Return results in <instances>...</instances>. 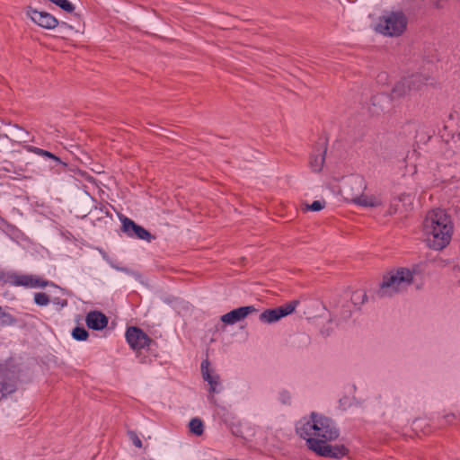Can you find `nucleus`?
Returning a JSON list of instances; mask_svg holds the SVG:
<instances>
[{"label":"nucleus","mask_w":460,"mask_h":460,"mask_svg":"<svg viewBox=\"0 0 460 460\" xmlns=\"http://www.w3.org/2000/svg\"><path fill=\"white\" fill-rule=\"evenodd\" d=\"M296 432L305 440L307 447L310 438L331 442L340 436V429L335 421L332 418L315 411H312L308 417H303L296 422Z\"/></svg>","instance_id":"f257e3e1"},{"label":"nucleus","mask_w":460,"mask_h":460,"mask_svg":"<svg viewBox=\"0 0 460 460\" xmlns=\"http://www.w3.org/2000/svg\"><path fill=\"white\" fill-rule=\"evenodd\" d=\"M453 228L450 216L441 208L429 211L423 221V232L427 235L428 244L437 251L449 244Z\"/></svg>","instance_id":"f03ea898"},{"label":"nucleus","mask_w":460,"mask_h":460,"mask_svg":"<svg viewBox=\"0 0 460 460\" xmlns=\"http://www.w3.org/2000/svg\"><path fill=\"white\" fill-rule=\"evenodd\" d=\"M407 24L408 19L402 11H392L379 17L375 30L384 36L398 37L405 31Z\"/></svg>","instance_id":"7ed1b4c3"},{"label":"nucleus","mask_w":460,"mask_h":460,"mask_svg":"<svg viewBox=\"0 0 460 460\" xmlns=\"http://www.w3.org/2000/svg\"><path fill=\"white\" fill-rule=\"evenodd\" d=\"M126 341L129 347L137 352V358L141 364L150 362L146 356H143L140 349H146L152 350L153 347L157 346V342L151 339L140 327L129 326L126 330Z\"/></svg>","instance_id":"20e7f679"},{"label":"nucleus","mask_w":460,"mask_h":460,"mask_svg":"<svg viewBox=\"0 0 460 460\" xmlns=\"http://www.w3.org/2000/svg\"><path fill=\"white\" fill-rule=\"evenodd\" d=\"M412 280V272L409 269L402 267L392 270L384 275L377 295L385 296L388 288L398 292L401 288L411 285Z\"/></svg>","instance_id":"39448f33"},{"label":"nucleus","mask_w":460,"mask_h":460,"mask_svg":"<svg viewBox=\"0 0 460 460\" xmlns=\"http://www.w3.org/2000/svg\"><path fill=\"white\" fill-rule=\"evenodd\" d=\"M21 372V367L16 364H0V402L17 391Z\"/></svg>","instance_id":"423d86ee"},{"label":"nucleus","mask_w":460,"mask_h":460,"mask_svg":"<svg viewBox=\"0 0 460 460\" xmlns=\"http://www.w3.org/2000/svg\"><path fill=\"white\" fill-rule=\"evenodd\" d=\"M308 448L317 456L340 459L349 454V449L344 445H330L324 440H316L310 438L308 440Z\"/></svg>","instance_id":"0eeeda50"},{"label":"nucleus","mask_w":460,"mask_h":460,"mask_svg":"<svg viewBox=\"0 0 460 460\" xmlns=\"http://www.w3.org/2000/svg\"><path fill=\"white\" fill-rule=\"evenodd\" d=\"M431 78L420 73L403 77L393 88V93L398 97L405 95L411 91H419L423 85H427Z\"/></svg>","instance_id":"6e6552de"},{"label":"nucleus","mask_w":460,"mask_h":460,"mask_svg":"<svg viewBox=\"0 0 460 460\" xmlns=\"http://www.w3.org/2000/svg\"><path fill=\"white\" fill-rule=\"evenodd\" d=\"M119 218L121 222L120 231L128 237L144 240L147 243H151L155 240V235L152 234L147 229L137 224L131 218L124 216L123 214H119Z\"/></svg>","instance_id":"1a4fd4ad"},{"label":"nucleus","mask_w":460,"mask_h":460,"mask_svg":"<svg viewBox=\"0 0 460 460\" xmlns=\"http://www.w3.org/2000/svg\"><path fill=\"white\" fill-rule=\"evenodd\" d=\"M23 147L27 152L40 155L48 161V166L53 173L60 174L68 171V164L55 154L31 145H25Z\"/></svg>","instance_id":"9d476101"},{"label":"nucleus","mask_w":460,"mask_h":460,"mask_svg":"<svg viewBox=\"0 0 460 460\" xmlns=\"http://www.w3.org/2000/svg\"><path fill=\"white\" fill-rule=\"evenodd\" d=\"M299 305V301L295 299L289 301L280 306L264 310L260 314V321L265 323H273L279 321L281 318L291 314Z\"/></svg>","instance_id":"9b49d317"},{"label":"nucleus","mask_w":460,"mask_h":460,"mask_svg":"<svg viewBox=\"0 0 460 460\" xmlns=\"http://www.w3.org/2000/svg\"><path fill=\"white\" fill-rule=\"evenodd\" d=\"M25 13L27 17L41 28L51 30L59 24V21L48 12L38 11L31 6H27Z\"/></svg>","instance_id":"f8f14e48"},{"label":"nucleus","mask_w":460,"mask_h":460,"mask_svg":"<svg viewBox=\"0 0 460 460\" xmlns=\"http://www.w3.org/2000/svg\"><path fill=\"white\" fill-rule=\"evenodd\" d=\"M327 152V140L320 139L314 147V153L309 157V166L314 172H320L323 169Z\"/></svg>","instance_id":"ddd939ff"},{"label":"nucleus","mask_w":460,"mask_h":460,"mask_svg":"<svg viewBox=\"0 0 460 460\" xmlns=\"http://www.w3.org/2000/svg\"><path fill=\"white\" fill-rule=\"evenodd\" d=\"M254 312H257V309L253 305L240 306L223 314L220 319L225 324L233 325Z\"/></svg>","instance_id":"4468645a"},{"label":"nucleus","mask_w":460,"mask_h":460,"mask_svg":"<svg viewBox=\"0 0 460 460\" xmlns=\"http://www.w3.org/2000/svg\"><path fill=\"white\" fill-rule=\"evenodd\" d=\"M86 326L93 331H102L109 323V317L99 310H92L85 316Z\"/></svg>","instance_id":"2eb2a0df"},{"label":"nucleus","mask_w":460,"mask_h":460,"mask_svg":"<svg viewBox=\"0 0 460 460\" xmlns=\"http://www.w3.org/2000/svg\"><path fill=\"white\" fill-rule=\"evenodd\" d=\"M209 361L205 359L201 362V374L203 379L209 385V393L217 394L219 390L217 386L220 385V377L217 374H213V370L209 368Z\"/></svg>","instance_id":"dca6fc26"},{"label":"nucleus","mask_w":460,"mask_h":460,"mask_svg":"<svg viewBox=\"0 0 460 460\" xmlns=\"http://www.w3.org/2000/svg\"><path fill=\"white\" fill-rule=\"evenodd\" d=\"M0 280L16 287L22 286L29 288V283L31 280V275H19L13 272L4 273L0 271Z\"/></svg>","instance_id":"f3484780"},{"label":"nucleus","mask_w":460,"mask_h":460,"mask_svg":"<svg viewBox=\"0 0 460 460\" xmlns=\"http://www.w3.org/2000/svg\"><path fill=\"white\" fill-rule=\"evenodd\" d=\"M350 201L356 205L365 208H376L382 205L381 199L374 195H351Z\"/></svg>","instance_id":"a211bd4d"},{"label":"nucleus","mask_w":460,"mask_h":460,"mask_svg":"<svg viewBox=\"0 0 460 460\" xmlns=\"http://www.w3.org/2000/svg\"><path fill=\"white\" fill-rule=\"evenodd\" d=\"M48 286L59 288L61 291H64L63 288H59L54 282L31 275V280L29 283V288H46Z\"/></svg>","instance_id":"6ab92c4d"},{"label":"nucleus","mask_w":460,"mask_h":460,"mask_svg":"<svg viewBox=\"0 0 460 460\" xmlns=\"http://www.w3.org/2000/svg\"><path fill=\"white\" fill-rule=\"evenodd\" d=\"M57 6L67 13L73 14L75 17L81 18L78 13H75V6L68 0H55L53 2Z\"/></svg>","instance_id":"aec40b11"},{"label":"nucleus","mask_w":460,"mask_h":460,"mask_svg":"<svg viewBox=\"0 0 460 460\" xmlns=\"http://www.w3.org/2000/svg\"><path fill=\"white\" fill-rule=\"evenodd\" d=\"M189 429L190 433L201 436L204 432L203 421L199 418H193L189 422Z\"/></svg>","instance_id":"412c9836"},{"label":"nucleus","mask_w":460,"mask_h":460,"mask_svg":"<svg viewBox=\"0 0 460 460\" xmlns=\"http://www.w3.org/2000/svg\"><path fill=\"white\" fill-rule=\"evenodd\" d=\"M17 319L11 314L3 310L0 305V325L1 326H9L14 325L17 323Z\"/></svg>","instance_id":"4be33fe9"},{"label":"nucleus","mask_w":460,"mask_h":460,"mask_svg":"<svg viewBox=\"0 0 460 460\" xmlns=\"http://www.w3.org/2000/svg\"><path fill=\"white\" fill-rule=\"evenodd\" d=\"M72 337L78 341H84L89 337L88 331L82 325L75 326L72 331Z\"/></svg>","instance_id":"5701e85b"},{"label":"nucleus","mask_w":460,"mask_h":460,"mask_svg":"<svg viewBox=\"0 0 460 460\" xmlns=\"http://www.w3.org/2000/svg\"><path fill=\"white\" fill-rule=\"evenodd\" d=\"M34 303L39 306H46L50 302V297L48 294L38 292L34 294Z\"/></svg>","instance_id":"b1692460"},{"label":"nucleus","mask_w":460,"mask_h":460,"mask_svg":"<svg viewBox=\"0 0 460 460\" xmlns=\"http://www.w3.org/2000/svg\"><path fill=\"white\" fill-rule=\"evenodd\" d=\"M2 169L7 172H14L18 175H21L20 172L22 171V167H16L12 162L4 161Z\"/></svg>","instance_id":"393cba45"},{"label":"nucleus","mask_w":460,"mask_h":460,"mask_svg":"<svg viewBox=\"0 0 460 460\" xmlns=\"http://www.w3.org/2000/svg\"><path fill=\"white\" fill-rule=\"evenodd\" d=\"M456 420H458L460 421V413L458 415H456L455 413H449L443 416V421L439 422L440 426H444L446 424L451 425L454 423Z\"/></svg>","instance_id":"a878e982"},{"label":"nucleus","mask_w":460,"mask_h":460,"mask_svg":"<svg viewBox=\"0 0 460 460\" xmlns=\"http://www.w3.org/2000/svg\"><path fill=\"white\" fill-rule=\"evenodd\" d=\"M127 434L128 438L132 441L135 447L138 448H141L143 447L142 440L139 438V437L134 430H128Z\"/></svg>","instance_id":"bb28decb"},{"label":"nucleus","mask_w":460,"mask_h":460,"mask_svg":"<svg viewBox=\"0 0 460 460\" xmlns=\"http://www.w3.org/2000/svg\"><path fill=\"white\" fill-rule=\"evenodd\" d=\"M326 202L324 200H314L310 205H307V209L317 212L325 208Z\"/></svg>","instance_id":"cd10ccee"},{"label":"nucleus","mask_w":460,"mask_h":460,"mask_svg":"<svg viewBox=\"0 0 460 460\" xmlns=\"http://www.w3.org/2000/svg\"><path fill=\"white\" fill-rule=\"evenodd\" d=\"M279 400L282 404H291V394L288 390H282L279 394Z\"/></svg>","instance_id":"c85d7f7f"},{"label":"nucleus","mask_w":460,"mask_h":460,"mask_svg":"<svg viewBox=\"0 0 460 460\" xmlns=\"http://www.w3.org/2000/svg\"><path fill=\"white\" fill-rule=\"evenodd\" d=\"M351 300L355 305L358 304L360 300V304H363L367 300V294L361 291H356L352 294Z\"/></svg>","instance_id":"c756f323"},{"label":"nucleus","mask_w":460,"mask_h":460,"mask_svg":"<svg viewBox=\"0 0 460 460\" xmlns=\"http://www.w3.org/2000/svg\"><path fill=\"white\" fill-rule=\"evenodd\" d=\"M383 102H388L387 96L384 94H376L371 97V104L374 108L376 107L377 105H380Z\"/></svg>","instance_id":"7c9ffc66"},{"label":"nucleus","mask_w":460,"mask_h":460,"mask_svg":"<svg viewBox=\"0 0 460 460\" xmlns=\"http://www.w3.org/2000/svg\"><path fill=\"white\" fill-rule=\"evenodd\" d=\"M50 301L54 305L60 306V308H64V307L67 306V305H68L67 299L60 298V297H58V296L53 297Z\"/></svg>","instance_id":"2f4dec72"},{"label":"nucleus","mask_w":460,"mask_h":460,"mask_svg":"<svg viewBox=\"0 0 460 460\" xmlns=\"http://www.w3.org/2000/svg\"><path fill=\"white\" fill-rule=\"evenodd\" d=\"M350 181H351V184L354 183V184L358 185L360 190L362 188H365L363 179H361V178L356 177V178L352 179Z\"/></svg>","instance_id":"473e14b6"},{"label":"nucleus","mask_w":460,"mask_h":460,"mask_svg":"<svg viewBox=\"0 0 460 460\" xmlns=\"http://www.w3.org/2000/svg\"><path fill=\"white\" fill-rule=\"evenodd\" d=\"M99 209L101 211H104L105 215L107 217H112V215L111 214V212L108 210L107 207L102 203L99 204Z\"/></svg>","instance_id":"72a5a7b5"},{"label":"nucleus","mask_w":460,"mask_h":460,"mask_svg":"<svg viewBox=\"0 0 460 460\" xmlns=\"http://www.w3.org/2000/svg\"><path fill=\"white\" fill-rule=\"evenodd\" d=\"M58 27H59L60 29H65V30H72V26L69 25L67 22H59V24H58Z\"/></svg>","instance_id":"f704fd0d"},{"label":"nucleus","mask_w":460,"mask_h":460,"mask_svg":"<svg viewBox=\"0 0 460 460\" xmlns=\"http://www.w3.org/2000/svg\"><path fill=\"white\" fill-rule=\"evenodd\" d=\"M13 128L24 132L26 135L29 134L27 131H25L22 127L18 126L17 124H13Z\"/></svg>","instance_id":"c9c22d12"},{"label":"nucleus","mask_w":460,"mask_h":460,"mask_svg":"<svg viewBox=\"0 0 460 460\" xmlns=\"http://www.w3.org/2000/svg\"><path fill=\"white\" fill-rule=\"evenodd\" d=\"M372 111H373V112H376V113H378V112H379V111H378V110H376V109L373 110Z\"/></svg>","instance_id":"e433bc0d"},{"label":"nucleus","mask_w":460,"mask_h":460,"mask_svg":"<svg viewBox=\"0 0 460 460\" xmlns=\"http://www.w3.org/2000/svg\"><path fill=\"white\" fill-rule=\"evenodd\" d=\"M340 403L344 404V402H342V399H340Z\"/></svg>","instance_id":"4c0bfd02"},{"label":"nucleus","mask_w":460,"mask_h":460,"mask_svg":"<svg viewBox=\"0 0 460 460\" xmlns=\"http://www.w3.org/2000/svg\"><path fill=\"white\" fill-rule=\"evenodd\" d=\"M340 403L344 404V402H342V399H340Z\"/></svg>","instance_id":"58836bf2"},{"label":"nucleus","mask_w":460,"mask_h":460,"mask_svg":"<svg viewBox=\"0 0 460 460\" xmlns=\"http://www.w3.org/2000/svg\"><path fill=\"white\" fill-rule=\"evenodd\" d=\"M20 139H24L25 140V137H19Z\"/></svg>","instance_id":"ea45409f"},{"label":"nucleus","mask_w":460,"mask_h":460,"mask_svg":"<svg viewBox=\"0 0 460 460\" xmlns=\"http://www.w3.org/2000/svg\"><path fill=\"white\" fill-rule=\"evenodd\" d=\"M49 2L53 3L55 0H49Z\"/></svg>","instance_id":"a19ab883"}]
</instances>
